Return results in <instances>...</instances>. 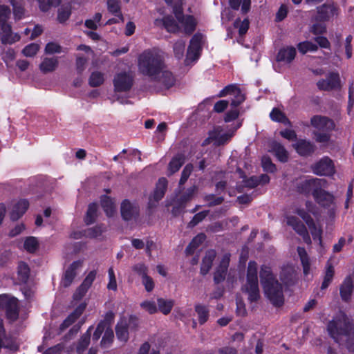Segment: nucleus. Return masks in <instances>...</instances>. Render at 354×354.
Returning <instances> with one entry per match:
<instances>
[{
    "label": "nucleus",
    "mask_w": 354,
    "mask_h": 354,
    "mask_svg": "<svg viewBox=\"0 0 354 354\" xmlns=\"http://www.w3.org/2000/svg\"><path fill=\"white\" fill-rule=\"evenodd\" d=\"M234 26L239 28V34L243 35L248 30L249 21L248 19H244L243 21L236 20L234 22Z\"/></svg>",
    "instance_id": "nucleus-59"
},
{
    "label": "nucleus",
    "mask_w": 354,
    "mask_h": 354,
    "mask_svg": "<svg viewBox=\"0 0 354 354\" xmlns=\"http://www.w3.org/2000/svg\"><path fill=\"white\" fill-rule=\"evenodd\" d=\"M104 81V74L99 71L93 72L89 77V85L97 87L103 84Z\"/></svg>",
    "instance_id": "nucleus-43"
},
{
    "label": "nucleus",
    "mask_w": 354,
    "mask_h": 354,
    "mask_svg": "<svg viewBox=\"0 0 354 354\" xmlns=\"http://www.w3.org/2000/svg\"><path fill=\"white\" fill-rule=\"evenodd\" d=\"M196 22L191 15L180 16L178 10V31H182L187 35L191 34L196 28Z\"/></svg>",
    "instance_id": "nucleus-19"
},
{
    "label": "nucleus",
    "mask_w": 354,
    "mask_h": 354,
    "mask_svg": "<svg viewBox=\"0 0 354 354\" xmlns=\"http://www.w3.org/2000/svg\"><path fill=\"white\" fill-rule=\"evenodd\" d=\"M158 308L163 314L167 315L170 313L173 304L171 301H167L163 299H158Z\"/></svg>",
    "instance_id": "nucleus-53"
},
{
    "label": "nucleus",
    "mask_w": 354,
    "mask_h": 354,
    "mask_svg": "<svg viewBox=\"0 0 354 354\" xmlns=\"http://www.w3.org/2000/svg\"><path fill=\"white\" fill-rule=\"evenodd\" d=\"M138 320L135 317H121L115 326V333L118 339L126 342L129 339V330L135 329Z\"/></svg>",
    "instance_id": "nucleus-10"
},
{
    "label": "nucleus",
    "mask_w": 354,
    "mask_h": 354,
    "mask_svg": "<svg viewBox=\"0 0 354 354\" xmlns=\"http://www.w3.org/2000/svg\"><path fill=\"white\" fill-rule=\"evenodd\" d=\"M139 207L136 204L132 203L128 200L123 201L121 204V215L125 221L136 218L139 214Z\"/></svg>",
    "instance_id": "nucleus-16"
},
{
    "label": "nucleus",
    "mask_w": 354,
    "mask_h": 354,
    "mask_svg": "<svg viewBox=\"0 0 354 354\" xmlns=\"http://www.w3.org/2000/svg\"><path fill=\"white\" fill-rule=\"evenodd\" d=\"M96 277V271L92 270L91 271L88 275L86 277L80 286V287L76 290L75 292L73 295V298L75 300H80L82 297L88 291V288L92 285L93 281L95 280Z\"/></svg>",
    "instance_id": "nucleus-21"
},
{
    "label": "nucleus",
    "mask_w": 354,
    "mask_h": 354,
    "mask_svg": "<svg viewBox=\"0 0 354 354\" xmlns=\"http://www.w3.org/2000/svg\"><path fill=\"white\" fill-rule=\"evenodd\" d=\"M230 5L232 8L234 10H238L239 8V6L241 3V10L243 12L246 13L249 11L250 8V0H229Z\"/></svg>",
    "instance_id": "nucleus-42"
},
{
    "label": "nucleus",
    "mask_w": 354,
    "mask_h": 354,
    "mask_svg": "<svg viewBox=\"0 0 354 354\" xmlns=\"http://www.w3.org/2000/svg\"><path fill=\"white\" fill-rule=\"evenodd\" d=\"M93 326L89 327L87 331L81 337L77 346V352L78 353L84 352L88 346Z\"/></svg>",
    "instance_id": "nucleus-38"
},
{
    "label": "nucleus",
    "mask_w": 354,
    "mask_h": 354,
    "mask_svg": "<svg viewBox=\"0 0 354 354\" xmlns=\"http://www.w3.org/2000/svg\"><path fill=\"white\" fill-rule=\"evenodd\" d=\"M193 165L192 164H187L183 169L182 173H181V176H180V184H184L187 178H189V176H190V174H192V171H193Z\"/></svg>",
    "instance_id": "nucleus-61"
},
{
    "label": "nucleus",
    "mask_w": 354,
    "mask_h": 354,
    "mask_svg": "<svg viewBox=\"0 0 354 354\" xmlns=\"http://www.w3.org/2000/svg\"><path fill=\"white\" fill-rule=\"evenodd\" d=\"M216 253L214 250H208L205 256L203 257L201 268V272L203 274H206L212 268L213 261L216 257Z\"/></svg>",
    "instance_id": "nucleus-32"
},
{
    "label": "nucleus",
    "mask_w": 354,
    "mask_h": 354,
    "mask_svg": "<svg viewBox=\"0 0 354 354\" xmlns=\"http://www.w3.org/2000/svg\"><path fill=\"white\" fill-rule=\"evenodd\" d=\"M10 3L13 7V12L15 17L18 19H21L24 14V8L21 3L16 0H11Z\"/></svg>",
    "instance_id": "nucleus-58"
},
{
    "label": "nucleus",
    "mask_w": 354,
    "mask_h": 354,
    "mask_svg": "<svg viewBox=\"0 0 354 354\" xmlns=\"http://www.w3.org/2000/svg\"><path fill=\"white\" fill-rule=\"evenodd\" d=\"M39 48L37 44L32 43L25 46L22 50V53L26 57H33L37 54Z\"/></svg>",
    "instance_id": "nucleus-52"
},
{
    "label": "nucleus",
    "mask_w": 354,
    "mask_h": 354,
    "mask_svg": "<svg viewBox=\"0 0 354 354\" xmlns=\"http://www.w3.org/2000/svg\"><path fill=\"white\" fill-rule=\"evenodd\" d=\"M204 201L207 203L208 206H216L220 205L223 201V198L216 196L214 194H207L205 196Z\"/></svg>",
    "instance_id": "nucleus-55"
},
{
    "label": "nucleus",
    "mask_w": 354,
    "mask_h": 354,
    "mask_svg": "<svg viewBox=\"0 0 354 354\" xmlns=\"http://www.w3.org/2000/svg\"><path fill=\"white\" fill-rule=\"evenodd\" d=\"M326 187V185L325 186H320L313 193L315 200L322 206H328L333 201V195L324 189Z\"/></svg>",
    "instance_id": "nucleus-24"
},
{
    "label": "nucleus",
    "mask_w": 354,
    "mask_h": 354,
    "mask_svg": "<svg viewBox=\"0 0 354 354\" xmlns=\"http://www.w3.org/2000/svg\"><path fill=\"white\" fill-rule=\"evenodd\" d=\"M203 41V35L201 33H196L192 37L185 61L187 66L194 64L199 59Z\"/></svg>",
    "instance_id": "nucleus-9"
},
{
    "label": "nucleus",
    "mask_w": 354,
    "mask_h": 354,
    "mask_svg": "<svg viewBox=\"0 0 354 354\" xmlns=\"http://www.w3.org/2000/svg\"><path fill=\"white\" fill-rule=\"evenodd\" d=\"M329 131L325 132H315V139L317 142L326 143L330 138Z\"/></svg>",
    "instance_id": "nucleus-64"
},
{
    "label": "nucleus",
    "mask_w": 354,
    "mask_h": 354,
    "mask_svg": "<svg viewBox=\"0 0 354 354\" xmlns=\"http://www.w3.org/2000/svg\"><path fill=\"white\" fill-rule=\"evenodd\" d=\"M57 57H45L39 64V69L44 73H48L55 71L58 66Z\"/></svg>",
    "instance_id": "nucleus-31"
},
{
    "label": "nucleus",
    "mask_w": 354,
    "mask_h": 354,
    "mask_svg": "<svg viewBox=\"0 0 354 354\" xmlns=\"http://www.w3.org/2000/svg\"><path fill=\"white\" fill-rule=\"evenodd\" d=\"M257 273V263L253 261H250L247 269L246 283L242 290L248 295L250 301H255L259 298Z\"/></svg>",
    "instance_id": "nucleus-5"
},
{
    "label": "nucleus",
    "mask_w": 354,
    "mask_h": 354,
    "mask_svg": "<svg viewBox=\"0 0 354 354\" xmlns=\"http://www.w3.org/2000/svg\"><path fill=\"white\" fill-rule=\"evenodd\" d=\"M82 265V261H76L70 265L65 272L64 277L62 280L64 286L67 287L70 286L75 277L77 272L76 270L81 268Z\"/></svg>",
    "instance_id": "nucleus-26"
},
{
    "label": "nucleus",
    "mask_w": 354,
    "mask_h": 354,
    "mask_svg": "<svg viewBox=\"0 0 354 354\" xmlns=\"http://www.w3.org/2000/svg\"><path fill=\"white\" fill-rule=\"evenodd\" d=\"M114 338V334L113 331L111 328H105L104 335L102 337L101 344L106 347L108 346L113 340Z\"/></svg>",
    "instance_id": "nucleus-54"
},
{
    "label": "nucleus",
    "mask_w": 354,
    "mask_h": 354,
    "mask_svg": "<svg viewBox=\"0 0 354 354\" xmlns=\"http://www.w3.org/2000/svg\"><path fill=\"white\" fill-rule=\"evenodd\" d=\"M0 310H5L8 319L14 322L19 317V306L17 298L6 294L0 295Z\"/></svg>",
    "instance_id": "nucleus-8"
},
{
    "label": "nucleus",
    "mask_w": 354,
    "mask_h": 354,
    "mask_svg": "<svg viewBox=\"0 0 354 354\" xmlns=\"http://www.w3.org/2000/svg\"><path fill=\"white\" fill-rule=\"evenodd\" d=\"M10 10L8 6H0V26H1V40L4 44H12L20 39V36L13 33L11 26L6 24Z\"/></svg>",
    "instance_id": "nucleus-6"
},
{
    "label": "nucleus",
    "mask_w": 354,
    "mask_h": 354,
    "mask_svg": "<svg viewBox=\"0 0 354 354\" xmlns=\"http://www.w3.org/2000/svg\"><path fill=\"white\" fill-rule=\"evenodd\" d=\"M270 116L273 121L279 122L285 124H290V121L284 113L277 109H273Z\"/></svg>",
    "instance_id": "nucleus-45"
},
{
    "label": "nucleus",
    "mask_w": 354,
    "mask_h": 354,
    "mask_svg": "<svg viewBox=\"0 0 354 354\" xmlns=\"http://www.w3.org/2000/svg\"><path fill=\"white\" fill-rule=\"evenodd\" d=\"M287 224L291 226L297 233L303 236L305 243L307 244L311 243V240L308 234L306 227L301 221L295 216H290L287 217Z\"/></svg>",
    "instance_id": "nucleus-17"
},
{
    "label": "nucleus",
    "mask_w": 354,
    "mask_h": 354,
    "mask_svg": "<svg viewBox=\"0 0 354 354\" xmlns=\"http://www.w3.org/2000/svg\"><path fill=\"white\" fill-rule=\"evenodd\" d=\"M294 147L301 156H308L314 152L315 146L306 140H300L296 144L294 145Z\"/></svg>",
    "instance_id": "nucleus-30"
},
{
    "label": "nucleus",
    "mask_w": 354,
    "mask_h": 354,
    "mask_svg": "<svg viewBox=\"0 0 354 354\" xmlns=\"http://www.w3.org/2000/svg\"><path fill=\"white\" fill-rule=\"evenodd\" d=\"M30 275V269L28 266L21 262L18 266L17 269V279L21 283H25L28 281Z\"/></svg>",
    "instance_id": "nucleus-36"
},
{
    "label": "nucleus",
    "mask_w": 354,
    "mask_h": 354,
    "mask_svg": "<svg viewBox=\"0 0 354 354\" xmlns=\"http://www.w3.org/2000/svg\"><path fill=\"white\" fill-rule=\"evenodd\" d=\"M317 88L321 91H331L340 86V79L338 73H330L326 79L317 82Z\"/></svg>",
    "instance_id": "nucleus-14"
},
{
    "label": "nucleus",
    "mask_w": 354,
    "mask_h": 354,
    "mask_svg": "<svg viewBox=\"0 0 354 354\" xmlns=\"http://www.w3.org/2000/svg\"><path fill=\"white\" fill-rule=\"evenodd\" d=\"M138 66L142 74L161 82L167 87H170L174 83V75L170 71L165 70L163 57L157 50H145L138 57Z\"/></svg>",
    "instance_id": "nucleus-1"
},
{
    "label": "nucleus",
    "mask_w": 354,
    "mask_h": 354,
    "mask_svg": "<svg viewBox=\"0 0 354 354\" xmlns=\"http://www.w3.org/2000/svg\"><path fill=\"white\" fill-rule=\"evenodd\" d=\"M334 274V267L330 263H328L326 266L324 280L321 286V288L322 290L326 289V288L328 287V286L330 285L333 280Z\"/></svg>",
    "instance_id": "nucleus-39"
},
{
    "label": "nucleus",
    "mask_w": 354,
    "mask_h": 354,
    "mask_svg": "<svg viewBox=\"0 0 354 354\" xmlns=\"http://www.w3.org/2000/svg\"><path fill=\"white\" fill-rule=\"evenodd\" d=\"M24 247L26 251L34 252L38 248V241L35 237L29 236L26 239Z\"/></svg>",
    "instance_id": "nucleus-49"
},
{
    "label": "nucleus",
    "mask_w": 354,
    "mask_h": 354,
    "mask_svg": "<svg viewBox=\"0 0 354 354\" xmlns=\"http://www.w3.org/2000/svg\"><path fill=\"white\" fill-rule=\"evenodd\" d=\"M196 311L198 315V321L201 324L205 323L209 317V310L207 308L203 305H196L195 307Z\"/></svg>",
    "instance_id": "nucleus-44"
},
{
    "label": "nucleus",
    "mask_w": 354,
    "mask_h": 354,
    "mask_svg": "<svg viewBox=\"0 0 354 354\" xmlns=\"http://www.w3.org/2000/svg\"><path fill=\"white\" fill-rule=\"evenodd\" d=\"M205 240V235L204 234H199L195 236L192 242L189 243L186 250L188 253H192Z\"/></svg>",
    "instance_id": "nucleus-48"
},
{
    "label": "nucleus",
    "mask_w": 354,
    "mask_h": 354,
    "mask_svg": "<svg viewBox=\"0 0 354 354\" xmlns=\"http://www.w3.org/2000/svg\"><path fill=\"white\" fill-rule=\"evenodd\" d=\"M113 82L115 92H127L133 86V76L130 72L118 73L115 75Z\"/></svg>",
    "instance_id": "nucleus-11"
},
{
    "label": "nucleus",
    "mask_w": 354,
    "mask_h": 354,
    "mask_svg": "<svg viewBox=\"0 0 354 354\" xmlns=\"http://www.w3.org/2000/svg\"><path fill=\"white\" fill-rule=\"evenodd\" d=\"M109 281L107 285L109 290H117V282L115 276V272L113 268H110L108 271Z\"/></svg>",
    "instance_id": "nucleus-60"
},
{
    "label": "nucleus",
    "mask_w": 354,
    "mask_h": 354,
    "mask_svg": "<svg viewBox=\"0 0 354 354\" xmlns=\"http://www.w3.org/2000/svg\"><path fill=\"white\" fill-rule=\"evenodd\" d=\"M167 187V180L165 178H160L156 183V189L152 196L149 198V207H156V203L161 200Z\"/></svg>",
    "instance_id": "nucleus-15"
},
{
    "label": "nucleus",
    "mask_w": 354,
    "mask_h": 354,
    "mask_svg": "<svg viewBox=\"0 0 354 354\" xmlns=\"http://www.w3.org/2000/svg\"><path fill=\"white\" fill-rule=\"evenodd\" d=\"M297 48L299 51L302 54L316 51L318 48L316 44L308 41L299 43L297 45Z\"/></svg>",
    "instance_id": "nucleus-47"
},
{
    "label": "nucleus",
    "mask_w": 354,
    "mask_h": 354,
    "mask_svg": "<svg viewBox=\"0 0 354 354\" xmlns=\"http://www.w3.org/2000/svg\"><path fill=\"white\" fill-rule=\"evenodd\" d=\"M39 8L43 12L48 11L51 6H57L59 5L62 0H37Z\"/></svg>",
    "instance_id": "nucleus-50"
},
{
    "label": "nucleus",
    "mask_w": 354,
    "mask_h": 354,
    "mask_svg": "<svg viewBox=\"0 0 354 354\" xmlns=\"http://www.w3.org/2000/svg\"><path fill=\"white\" fill-rule=\"evenodd\" d=\"M132 270L142 279L147 275L148 268L145 263H138L132 267Z\"/></svg>",
    "instance_id": "nucleus-56"
},
{
    "label": "nucleus",
    "mask_w": 354,
    "mask_h": 354,
    "mask_svg": "<svg viewBox=\"0 0 354 354\" xmlns=\"http://www.w3.org/2000/svg\"><path fill=\"white\" fill-rule=\"evenodd\" d=\"M104 230L105 228L102 226H95L88 229L86 231V235L90 237L95 238L101 235Z\"/></svg>",
    "instance_id": "nucleus-63"
},
{
    "label": "nucleus",
    "mask_w": 354,
    "mask_h": 354,
    "mask_svg": "<svg viewBox=\"0 0 354 354\" xmlns=\"http://www.w3.org/2000/svg\"><path fill=\"white\" fill-rule=\"evenodd\" d=\"M108 10L115 16L119 17L122 22H124V17L120 11V0H107Z\"/></svg>",
    "instance_id": "nucleus-37"
},
{
    "label": "nucleus",
    "mask_w": 354,
    "mask_h": 354,
    "mask_svg": "<svg viewBox=\"0 0 354 354\" xmlns=\"http://www.w3.org/2000/svg\"><path fill=\"white\" fill-rule=\"evenodd\" d=\"M154 25L157 27H163L167 32L175 33L177 31V22L172 15H167L162 19H157L154 21Z\"/></svg>",
    "instance_id": "nucleus-23"
},
{
    "label": "nucleus",
    "mask_w": 354,
    "mask_h": 354,
    "mask_svg": "<svg viewBox=\"0 0 354 354\" xmlns=\"http://www.w3.org/2000/svg\"><path fill=\"white\" fill-rule=\"evenodd\" d=\"M230 261V254H225L220 261L219 266L217 267L214 272V280L215 283H219L225 279L227 273L228 272L227 269L229 267Z\"/></svg>",
    "instance_id": "nucleus-18"
},
{
    "label": "nucleus",
    "mask_w": 354,
    "mask_h": 354,
    "mask_svg": "<svg viewBox=\"0 0 354 354\" xmlns=\"http://www.w3.org/2000/svg\"><path fill=\"white\" fill-rule=\"evenodd\" d=\"M101 205L108 216H112L115 212V205L114 201L106 196H102Z\"/></svg>",
    "instance_id": "nucleus-34"
},
{
    "label": "nucleus",
    "mask_w": 354,
    "mask_h": 354,
    "mask_svg": "<svg viewBox=\"0 0 354 354\" xmlns=\"http://www.w3.org/2000/svg\"><path fill=\"white\" fill-rule=\"evenodd\" d=\"M271 151L274 153L277 159L283 162L288 160V153L284 147L280 143L272 142L271 144Z\"/></svg>",
    "instance_id": "nucleus-33"
},
{
    "label": "nucleus",
    "mask_w": 354,
    "mask_h": 354,
    "mask_svg": "<svg viewBox=\"0 0 354 354\" xmlns=\"http://www.w3.org/2000/svg\"><path fill=\"white\" fill-rule=\"evenodd\" d=\"M313 172L318 176H331L335 173V169L332 160L327 157H323L319 161L311 166Z\"/></svg>",
    "instance_id": "nucleus-12"
},
{
    "label": "nucleus",
    "mask_w": 354,
    "mask_h": 354,
    "mask_svg": "<svg viewBox=\"0 0 354 354\" xmlns=\"http://www.w3.org/2000/svg\"><path fill=\"white\" fill-rule=\"evenodd\" d=\"M97 205L96 203H91L88 205L86 215L85 217V222L86 224L93 223L97 215Z\"/></svg>",
    "instance_id": "nucleus-46"
},
{
    "label": "nucleus",
    "mask_w": 354,
    "mask_h": 354,
    "mask_svg": "<svg viewBox=\"0 0 354 354\" xmlns=\"http://www.w3.org/2000/svg\"><path fill=\"white\" fill-rule=\"evenodd\" d=\"M227 95H233L234 98L231 102L232 109L225 114L224 118L225 122H231L238 118L239 111L237 106L245 100L244 95L241 93L240 88L234 84L225 86L219 92L218 97H223Z\"/></svg>",
    "instance_id": "nucleus-4"
},
{
    "label": "nucleus",
    "mask_w": 354,
    "mask_h": 354,
    "mask_svg": "<svg viewBox=\"0 0 354 354\" xmlns=\"http://www.w3.org/2000/svg\"><path fill=\"white\" fill-rule=\"evenodd\" d=\"M296 56V49L292 46L283 47L279 50L277 55V61L290 64Z\"/></svg>",
    "instance_id": "nucleus-25"
},
{
    "label": "nucleus",
    "mask_w": 354,
    "mask_h": 354,
    "mask_svg": "<svg viewBox=\"0 0 354 354\" xmlns=\"http://www.w3.org/2000/svg\"><path fill=\"white\" fill-rule=\"evenodd\" d=\"M261 165L264 171L268 172H274L275 165L272 162L271 159L268 156H263L261 160Z\"/></svg>",
    "instance_id": "nucleus-57"
},
{
    "label": "nucleus",
    "mask_w": 354,
    "mask_h": 354,
    "mask_svg": "<svg viewBox=\"0 0 354 354\" xmlns=\"http://www.w3.org/2000/svg\"><path fill=\"white\" fill-rule=\"evenodd\" d=\"M29 203L27 200L21 199L16 203L10 212V218L13 221L18 220L27 210Z\"/></svg>",
    "instance_id": "nucleus-28"
},
{
    "label": "nucleus",
    "mask_w": 354,
    "mask_h": 354,
    "mask_svg": "<svg viewBox=\"0 0 354 354\" xmlns=\"http://www.w3.org/2000/svg\"><path fill=\"white\" fill-rule=\"evenodd\" d=\"M310 123L319 131H330L335 129L333 121L324 116L315 115L311 118Z\"/></svg>",
    "instance_id": "nucleus-20"
},
{
    "label": "nucleus",
    "mask_w": 354,
    "mask_h": 354,
    "mask_svg": "<svg viewBox=\"0 0 354 354\" xmlns=\"http://www.w3.org/2000/svg\"><path fill=\"white\" fill-rule=\"evenodd\" d=\"M71 6H62L58 10L57 19L60 23L65 22L71 15Z\"/></svg>",
    "instance_id": "nucleus-51"
},
{
    "label": "nucleus",
    "mask_w": 354,
    "mask_h": 354,
    "mask_svg": "<svg viewBox=\"0 0 354 354\" xmlns=\"http://www.w3.org/2000/svg\"><path fill=\"white\" fill-rule=\"evenodd\" d=\"M297 252L299 254V256L300 257L303 269H304V273L307 275L310 272V262L309 259L308 257L307 253L306 250L304 248L299 247L297 248Z\"/></svg>",
    "instance_id": "nucleus-40"
},
{
    "label": "nucleus",
    "mask_w": 354,
    "mask_h": 354,
    "mask_svg": "<svg viewBox=\"0 0 354 354\" xmlns=\"http://www.w3.org/2000/svg\"><path fill=\"white\" fill-rule=\"evenodd\" d=\"M86 308V305L84 304H81L79 305L75 310L70 314L67 318L63 322V323L60 326V330H64L68 327H69L72 324H73L82 314L84 309Z\"/></svg>",
    "instance_id": "nucleus-29"
},
{
    "label": "nucleus",
    "mask_w": 354,
    "mask_h": 354,
    "mask_svg": "<svg viewBox=\"0 0 354 354\" xmlns=\"http://www.w3.org/2000/svg\"><path fill=\"white\" fill-rule=\"evenodd\" d=\"M241 126L238 124L232 130L225 131L222 127H216L209 133V136L204 140L203 145H206L214 142L215 145H221L225 144L234 136V132Z\"/></svg>",
    "instance_id": "nucleus-7"
},
{
    "label": "nucleus",
    "mask_w": 354,
    "mask_h": 354,
    "mask_svg": "<svg viewBox=\"0 0 354 354\" xmlns=\"http://www.w3.org/2000/svg\"><path fill=\"white\" fill-rule=\"evenodd\" d=\"M295 269L291 266L283 268L280 274L281 280L286 284H290L295 278Z\"/></svg>",
    "instance_id": "nucleus-35"
},
{
    "label": "nucleus",
    "mask_w": 354,
    "mask_h": 354,
    "mask_svg": "<svg viewBox=\"0 0 354 354\" xmlns=\"http://www.w3.org/2000/svg\"><path fill=\"white\" fill-rule=\"evenodd\" d=\"M328 330L335 342L344 345L348 351H354V326L344 314H339L330 322Z\"/></svg>",
    "instance_id": "nucleus-2"
},
{
    "label": "nucleus",
    "mask_w": 354,
    "mask_h": 354,
    "mask_svg": "<svg viewBox=\"0 0 354 354\" xmlns=\"http://www.w3.org/2000/svg\"><path fill=\"white\" fill-rule=\"evenodd\" d=\"M260 280L267 298L274 306L283 304L284 298L281 285L277 281L271 268L262 266L260 270Z\"/></svg>",
    "instance_id": "nucleus-3"
},
{
    "label": "nucleus",
    "mask_w": 354,
    "mask_h": 354,
    "mask_svg": "<svg viewBox=\"0 0 354 354\" xmlns=\"http://www.w3.org/2000/svg\"><path fill=\"white\" fill-rule=\"evenodd\" d=\"M337 15V8L333 3H326L317 8V19L320 21L329 20Z\"/></svg>",
    "instance_id": "nucleus-22"
},
{
    "label": "nucleus",
    "mask_w": 354,
    "mask_h": 354,
    "mask_svg": "<svg viewBox=\"0 0 354 354\" xmlns=\"http://www.w3.org/2000/svg\"><path fill=\"white\" fill-rule=\"evenodd\" d=\"M327 185L324 179L312 178L300 180L297 185V192L301 194H308L310 193L313 196L315 190L319 189L320 186Z\"/></svg>",
    "instance_id": "nucleus-13"
},
{
    "label": "nucleus",
    "mask_w": 354,
    "mask_h": 354,
    "mask_svg": "<svg viewBox=\"0 0 354 354\" xmlns=\"http://www.w3.org/2000/svg\"><path fill=\"white\" fill-rule=\"evenodd\" d=\"M106 328V322L104 321L100 322L98 324V325L97 326L95 332L93 333V340L97 341L100 338L103 332L105 330Z\"/></svg>",
    "instance_id": "nucleus-62"
},
{
    "label": "nucleus",
    "mask_w": 354,
    "mask_h": 354,
    "mask_svg": "<svg viewBox=\"0 0 354 354\" xmlns=\"http://www.w3.org/2000/svg\"><path fill=\"white\" fill-rule=\"evenodd\" d=\"M353 288L354 285L353 278L351 276L346 277L340 286L339 288L340 296L344 301H348L350 300L353 293Z\"/></svg>",
    "instance_id": "nucleus-27"
},
{
    "label": "nucleus",
    "mask_w": 354,
    "mask_h": 354,
    "mask_svg": "<svg viewBox=\"0 0 354 354\" xmlns=\"http://www.w3.org/2000/svg\"><path fill=\"white\" fill-rule=\"evenodd\" d=\"M308 228L310 231V233L313 237L315 241H317L319 244L322 243V229L321 227L317 224H315L313 221V219L307 223Z\"/></svg>",
    "instance_id": "nucleus-41"
}]
</instances>
